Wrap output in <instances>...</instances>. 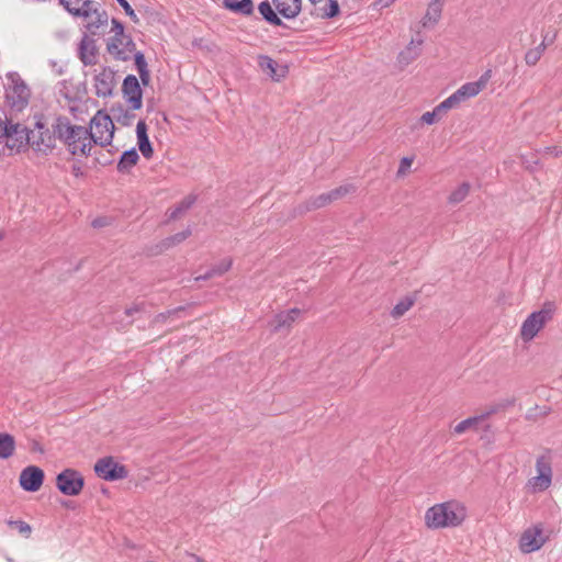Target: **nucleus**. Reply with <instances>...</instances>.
I'll list each match as a JSON object with an SVG mask.
<instances>
[{
	"label": "nucleus",
	"mask_w": 562,
	"mask_h": 562,
	"mask_svg": "<svg viewBox=\"0 0 562 562\" xmlns=\"http://www.w3.org/2000/svg\"><path fill=\"white\" fill-rule=\"evenodd\" d=\"M57 138L74 156H88L91 151V137L85 126L75 125L66 116H58L52 124Z\"/></svg>",
	"instance_id": "obj_1"
},
{
	"label": "nucleus",
	"mask_w": 562,
	"mask_h": 562,
	"mask_svg": "<svg viewBox=\"0 0 562 562\" xmlns=\"http://www.w3.org/2000/svg\"><path fill=\"white\" fill-rule=\"evenodd\" d=\"M467 515V507L462 503L449 501L428 508L425 524L430 529L458 527L465 520Z\"/></svg>",
	"instance_id": "obj_2"
},
{
	"label": "nucleus",
	"mask_w": 562,
	"mask_h": 562,
	"mask_svg": "<svg viewBox=\"0 0 562 562\" xmlns=\"http://www.w3.org/2000/svg\"><path fill=\"white\" fill-rule=\"evenodd\" d=\"M553 458L550 451H546L536 458L535 475L530 476L525 488L530 494H538L550 488L553 481Z\"/></svg>",
	"instance_id": "obj_3"
},
{
	"label": "nucleus",
	"mask_w": 562,
	"mask_h": 562,
	"mask_svg": "<svg viewBox=\"0 0 562 562\" xmlns=\"http://www.w3.org/2000/svg\"><path fill=\"white\" fill-rule=\"evenodd\" d=\"M555 304L546 302L539 311L532 312L521 324L520 337L525 342L531 341L553 318Z\"/></svg>",
	"instance_id": "obj_4"
},
{
	"label": "nucleus",
	"mask_w": 562,
	"mask_h": 562,
	"mask_svg": "<svg viewBox=\"0 0 562 562\" xmlns=\"http://www.w3.org/2000/svg\"><path fill=\"white\" fill-rule=\"evenodd\" d=\"M89 136L91 145H100L102 147L112 143L114 135V123L110 115L98 111L90 122Z\"/></svg>",
	"instance_id": "obj_5"
},
{
	"label": "nucleus",
	"mask_w": 562,
	"mask_h": 562,
	"mask_svg": "<svg viewBox=\"0 0 562 562\" xmlns=\"http://www.w3.org/2000/svg\"><path fill=\"white\" fill-rule=\"evenodd\" d=\"M2 136L11 154L24 151L30 146V130L21 123L5 122Z\"/></svg>",
	"instance_id": "obj_6"
},
{
	"label": "nucleus",
	"mask_w": 562,
	"mask_h": 562,
	"mask_svg": "<svg viewBox=\"0 0 562 562\" xmlns=\"http://www.w3.org/2000/svg\"><path fill=\"white\" fill-rule=\"evenodd\" d=\"M491 78L492 70L488 69L479 78V80L462 85L446 100L452 109L457 108L465 100L476 97L487 86Z\"/></svg>",
	"instance_id": "obj_7"
},
{
	"label": "nucleus",
	"mask_w": 562,
	"mask_h": 562,
	"mask_svg": "<svg viewBox=\"0 0 562 562\" xmlns=\"http://www.w3.org/2000/svg\"><path fill=\"white\" fill-rule=\"evenodd\" d=\"M30 147H32L35 151L47 154L52 151L56 146L57 136L54 133V128L52 131L45 126L44 123L37 121L35 123V127L30 130Z\"/></svg>",
	"instance_id": "obj_8"
},
{
	"label": "nucleus",
	"mask_w": 562,
	"mask_h": 562,
	"mask_svg": "<svg viewBox=\"0 0 562 562\" xmlns=\"http://www.w3.org/2000/svg\"><path fill=\"white\" fill-rule=\"evenodd\" d=\"M56 485L64 495L76 496L82 491L85 480L78 471L66 469L57 475Z\"/></svg>",
	"instance_id": "obj_9"
},
{
	"label": "nucleus",
	"mask_w": 562,
	"mask_h": 562,
	"mask_svg": "<svg viewBox=\"0 0 562 562\" xmlns=\"http://www.w3.org/2000/svg\"><path fill=\"white\" fill-rule=\"evenodd\" d=\"M97 475L106 481H116L126 477L125 467L116 463L113 458L106 457L97 461L94 464Z\"/></svg>",
	"instance_id": "obj_10"
},
{
	"label": "nucleus",
	"mask_w": 562,
	"mask_h": 562,
	"mask_svg": "<svg viewBox=\"0 0 562 562\" xmlns=\"http://www.w3.org/2000/svg\"><path fill=\"white\" fill-rule=\"evenodd\" d=\"M122 91L124 99L128 103L131 110L135 111L142 108L143 105V93L138 82V79L128 75L122 86Z\"/></svg>",
	"instance_id": "obj_11"
},
{
	"label": "nucleus",
	"mask_w": 562,
	"mask_h": 562,
	"mask_svg": "<svg viewBox=\"0 0 562 562\" xmlns=\"http://www.w3.org/2000/svg\"><path fill=\"white\" fill-rule=\"evenodd\" d=\"M44 482V471L36 465L24 468L19 477L20 486L26 492H36Z\"/></svg>",
	"instance_id": "obj_12"
},
{
	"label": "nucleus",
	"mask_w": 562,
	"mask_h": 562,
	"mask_svg": "<svg viewBox=\"0 0 562 562\" xmlns=\"http://www.w3.org/2000/svg\"><path fill=\"white\" fill-rule=\"evenodd\" d=\"M546 542L542 529L538 526L525 530L520 537L519 548L524 553L539 550Z\"/></svg>",
	"instance_id": "obj_13"
},
{
	"label": "nucleus",
	"mask_w": 562,
	"mask_h": 562,
	"mask_svg": "<svg viewBox=\"0 0 562 562\" xmlns=\"http://www.w3.org/2000/svg\"><path fill=\"white\" fill-rule=\"evenodd\" d=\"M115 86V74L110 68H102L94 76V88L98 97L106 98L112 94Z\"/></svg>",
	"instance_id": "obj_14"
},
{
	"label": "nucleus",
	"mask_w": 562,
	"mask_h": 562,
	"mask_svg": "<svg viewBox=\"0 0 562 562\" xmlns=\"http://www.w3.org/2000/svg\"><path fill=\"white\" fill-rule=\"evenodd\" d=\"M89 9L87 14H79L78 16L83 18L86 27L90 33L94 34L101 25L108 22V15L104 11H100L93 1L89 3Z\"/></svg>",
	"instance_id": "obj_15"
},
{
	"label": "nucleus",
	"mask_w": 562,
	"mask_h": 562,
	"mask_svg": "<svg viewBox=\"0 0 562 562\" xmlns=\"http://www.w3.org/2000/svg\"><path fill=\"white\" fill-rule=\"evenodd\" d=\"M311 3L313 4L312 15L318 19H333L340 12L337 0H315Z\"/></svg>",
	"instance_id": "obj_16"
},
{
	"label": "nucleus",
	"mask_w": 562,
	"mask_h": 562,
	"mask_svg": "<svg viewBox=\"0 0 562 562\" xmlns=\"http://www.w3.org/2000/svg\"><path fill=\"white\" fill-rule=\"evenodd\" d=\"M300 314L301 311L299 308L281 312L270 322V327L273 331H280L283 329L289 330Z\"/></svg>",
	"instance_id": "obj_17"
},
{
	"label": "nucleus",
	"mask_w": 562,
	"mask_h": 562,
	"mask_svg": "<svg viewBox=\"0 0 562 562\" xmlns=\"http://www.w3.org/2000/svg\"><path fill=\"white\" fill-rule=\"evenodd\" d=\"M279 14L285 19H293L299 15L302 9V0H272Z\"/></svg>",
	"instance_id": "obj_18"
},
{
	"label": "nucleus",
	"mask_w": 562,
	"mask_h": 562,
	"mask_svg": "<svg viewBox=\"0 0 562 562\" xmlns=\"http://www.w3.org/2000/svg\"><path fill=\"white\" fill-rule=\"evenodd\" d=\"M423 40H412L408 45L398 54V64L403 67L414 61L422 52Z\"/></svg>",
	"instance_id": "obj_19"
},
{
	"label": "nucleus",
	"mask_w": 562,
	"mask_h": 562,
	"mask_svg": "<svg viewBox=\"0 0 562 562\" xmlns=\"http://www.w3.org/2000/svg\"><path fill=\"white\" fill-rule=\"evenodd\" d=\"M443 2L445 0L430 1L427 11L422 20V24L424 27H432L439 22L443 8Z\"/></svg>",
	"instance_id": "obj_20"
},
{
	"label": "nucleus",
	"mask_w": 562,
	"mask_h": 562,
	"mask_svg": "<svg viewBox=\"0 0 562 562\" xmlns=\"http://www.w3.org/2000/svg\"><path fill=\"white\" fill-rule=\"evenodd\" d=\"M136 134L137 145L142 155L147 159L150 158L153 156V147L147 135V125L145 121H138L136 125Z\"/></svg>",
	"instance_id": "obj_21"
},
{
	"label": "nucleus",
	"mask_w": 562,
	"mask_h": 562,
	"mask_svg": "<svg viewBox=\"0 0 562 562\" xmlns=\"http://www.w3.org/2000/svg\"><path fill=\"white\" fill-rule=\"evenodd\" d=\"M451 109H452L451 105L445 99L442 102H440L438 105H436L432 111L425 112L420 116L419 123L426 124V125H432V124L437 123L438 121H440L443 117V115Z\"/></svg>",
	"instance_id": "obj_22"
},
{
	"label": "nucleus",
	"mask_w": 562,
	"mask_h": 562,
	"mask_svg": "<svg viewBox=\"0 0 562 562\" xmlns=\"http://www.w3.org/2000/svg\"><path fill=\"white\" fill-rule=\"evenodd\" d=\"M259 66L276 81H279L285 77V67H279L278 64L268 56H263L260 58Z\"/></svg>",
	"instance_id": "obj_23"
},
{
	"label": "nucleus",
	"mask_w": 562,
	"mask_h": 562,
	"mask_svg": "<svg viewBox=\"0 0 562 562\" xmlns=\"http://www.w3.org/2000/svg\"><path fill=\"white\" fill-rule=\"evenodd\" d=\"M91 0H59V3L74 16L87 14Z\"/></svg>",
	"instance_id": "obj_24"
},
{
	"label": "nucleus",
	"mask_w": 562,
	"mask_h": 562,
	"mask_svg": "<svg viewBox=\"0 0 562 562\" xmlns=\"http://www.w3.org/2000/svg\"><path fill=\"white\" fill-rule=\"evenodd\" d=\"M15 439L8 432H0V459H9L14 454Z\"/></svg>",
	"instance_id": "obj_25"
},
{
	"label": "nucleus",
	"mask_w": 562,
	"mask_h": 562,
	"mask_svg": "<svg viewBox=\"0 0 562 562\" xmlns=\"http://www.w3.org/2000/svg\"><path fill=\"white\" fill-rule=\"evenodd\" d=\"M233 265V260L231 258H225L221 260L217 265L211 268L206 273L199 276L195 278V281L207 280L213 277H220L227 272Z\"/></svg>",
	"instance_id": "obj_26"
},
{
	"label": "nucleus",
	"mask_w": 562,
	"mask_h": 562,
	"mask_svg": "<svg viewBox=\"0 0 562 562\" xmlns=\"http://www.w3.org/2000/svg\"><path fill=\"white\" fill-rule=\"evenodd\" d=\"M138 159L139 156L135 148L124 151L117 162V170L120 172L130 171L137 164Z\"/></svg>",
	"instance_id": "obj_27"
},
{
	"label": "nucleus",
	"mask_w": 562,
	"mask_h": 562,
	"mask_svg": "<svg viewBox=\"0 0 562 562\" xmlns=\"http://www.w3.org/2000/svg\"><path fill=\"white\" fill-rule=\"evenodd\" d=\"M10 89L12 93L16 95V100H14V103L20 105H24L27 103L30 90L21 79L12 80V87Z\"/></svg>",
	"instance_id": "obj_28"
},
{
	"label": "nucleus",
	"mask_w": 562,
	"mask_h": 562,
	"mask_svg": "<svg viewBox=\"0 0 562 562\" xmlns=\"http://www.w3.org/2000/svg\"><path fill=\"white\" fill-rule=\"evenodd\" d=\"M224 5L233 12L244 15L251 14L254 10L251 0H224Z\"/></svg>",
	"instance_id": "obj_29"
},
{
	"label": "nucleus",
	"mask_w": 562,
	"mask_h": 562,
	"mask_svg": "<svg viewBox=\"0 0 562 562\" xmlns=\"http://www.w3.org/2000/svg\"><path fill=\"white\" fill-rule=\"evenodd\" d=\"M258 11L260 15L271 25H281L282 22L276 12V8L273 9L269 1H262L258 5Z\"/></svg>",
	"instance_id": "obj_30"
},
{
	"label": "nucleus",
	"mask_w": 562,
	"mask_h": 562,
	"mask_svg": "<svg viewBox=\"0 0 562 562\" xmlns=\"http://www.w3.org/2000/svg\"><path fill=\"white\" fill-rule=\"evenodd\" d=\"M488 415H490V413L484 414V415H480V416L470 417V418H467V419L460 422L453 428L454 434L461 435V434H463V432H465V431H468L470 429L476 430L477 429V425L482 420H484Z\"/></svg>",
	"instance_id": "obj_31"
},
{
	"label": "nucleus",
	"mask_w": 562,
	"mask_h": 562,
	"mask_svg": "<svg viewBox=\"0 0 562 562\" xmlns=\"http://www.w3.org/2000/svg\"><path fill=\"white\" fill-rule=\"evenodd\" d=\"M80 59L85 65H94L97 61V55L94 47L87 41H82L79 49Z\"/></svg>",
	"instance_id": "obj_32"
},
{
	"label": "nucleus",
	"mask_w": 562,
	"mask_h": 562,
	"mask_svg": "<svg viewBox=\"0 0 562 562\" xmlns=\"http://www.w3.org/2000/svg\"><path fill=\"white\" fill-rule=\"evenodd\" d=\"M120 40H114V37L111 38V41L108 43V50L111 55H113L115 58L125 60L127 59V53L122 47L124 42V36H119Z\"/></svg>",
	"instance_id": "obj_33"
},
{
	"label": "nucleus",
	"mask_w": 562,
	"mask_h": 562,
	"mask_svg": "<svg viewBox=\"0 0 562 562\" xmlns=\"http://www.w3.org/2000/svg\"><path fill=\"white\" fill-rule=\"evenodd\" d=\"M196 198L193 194L186 196L178 205H176L171 211L169 217L171 220H177L182 213L188 211L195 202Z\"/></svg>",
	"instance_id": "obj_34"
},
{
	"label": "nucleus",
	"mask_w": 562,
	"mask_h": 562,
	"mask_svg": "<svg viewBox=\"0 0 562 562\" xmlns=\"http://www.w3.org/2000/svg\"><path fill=\"white\" fill-rule=\"evenodd\" d=\"M415 303V299L411 296H406L401 300L392 310L391 315L394 318H400L403 316Z\"/></svg>",
	"instance_id": "obj_35"
},
{
	"label": "nucleus",
	"mask_w": 562,
	"mask_h": 562,
	"mask_svg": "<svg viewBox=\"0 0 562 562\" xmlns=\"http://www.w3.org/2000/svg\"><path fill=\"white\" fill-rule=\"evenodd\" d=\"M470 183L463 182L458 188H456L451 194L449 195V202L453 204H458L462 202L470 192Z\"/></svg>",
	"instance_id": "obj_36"
},
{
	"label": "nucleus",
	"mask_w": 562,
	"mask_h": 562,
	"mask_svg": "<svg viewBox=\"0 0 562 562\" xmlns=\"http://www.w3.org/2000/svg\"><path fill=\"white\" fill-rule=\"evenodd\" d=\"M546 49V44L542 42L537 47L529 49L525 55V61L529 66H535L541 58Z\"/></svg>",
	"instance_id": "obj_37"
},
{
	"label": "nucleus",
	"mask_w": 562,
	"mask_h": 562,
	"mask_svg": "<svg viewBox=\"0 0 562 562\" xmlns=\"http://www.w3.org/2000/svg\"><path fill=\"white\" fill-rule=\"evenodd\" d=\"M331 203L330 195L327 193H322L317 196H314L308 200L307 202V209L308 210H315L324 207Z\"/></svg>",
	"instance_id": "obj_38"
},
{
	"label": "nucleus",
	"mask_w": 562,
	"mask_h": 562,
	"mask_svg": "<svg viewBox=\"0 0 562 562\" xmlns=\"http://www.w3.org/2000/svg\"><path fill=\"white\" fill-rule=\"evenodd\" d=\"M113 115L117 123L125 126L131 125L136 116L134 112L125 110L113 111Z\"/></svg>",
	"instance_id": "obj_39"
},
{
	"label": "nucleus",
	"mask_w": 562,
	"mask_h": 562,
	"mask_svg": "<svg viewBox=\"0 0 562 562\" xmlns=\"http://www.w3.org/2000/svg\"><path fill=\"white\" fill-rule=\"evenodd\" d=\"M355 190H356V188L352 184H344V186H340V187L329 191L328 194L330 195L331 202H334V201H337V200L344 198L345 195L349 194L350 192H353Z\"/></svg>",
	"instance_id": "obj_40"
},
{
	"label": "nucleus",
	"mask_w": 562,
	"mask_h": 562,
	"mask_svg": "<svg viewBox=\"0 0 562 562\" xmlns=\"http://www.w3.org/2000/svg\"><path fill=\"white\" fill-rule=\"evenodd\" d=\"M191 235V229L190 228H187L173 236H170L168 237L164 243L166 245V247H171V246H175L177 244H180L182 243L183 240H186L189 236Z\"/></svg>",
	"instance_id": "obj_41"
},
{
	"label": "nucleus",
	"mask_w": 562,
	"mask_h": 562,
	"mask_svg": "<svg viewBox=\"0 0 562 562\" xmlns=\"http://www.w3.org/2000/svg\"><path fill=\"white\" fill-rule=\"evenodd\" d=\"M413 157H403L400 161V167L397 170V177H404L413 165Z\"/></svg>",
	"instance_id": "obj_42"
},
{
	"label": "nucleus",
	"mask_w": 562,
	"mask_h": 562,
	"mask_svg": "<svg viewBox=\"0 0 562 562\" xmlns=\"http://www.w3.org/2000/svg\"><path fill=\"white\" fill-rule=\"evenodd\" d=\"M8 524L10 526L16 527L20 533H23L25 536H29L31 533L30 525L22 520H9Z\"/></svg>",
	"instance_id": "obj_43"
},
{
	"label": "nucleus",
	"mask_w": 562,
	"mask_h": 562,
	"mask_svg": "<svg viewBox=\"0 0 562 562\" xmlns=\"http://www.w3.org/2000/svg\"><path fill=\"white\" fill-rule=\"evenodd\" d=\"M184 310L182 307H179V308H176V310H172V311H168L166 313H161L159 315L156 316L155 318V323H164L167 321V318L171 317V316H176L180 313H182Z\"/></svg>",
	"instance_id": "obj_44"
},
{
	"label": "nucleus",
	"mask_w": 562,
	"mask_h": 562,
	"mask_svg": "<svg viewBox=\"0 0 562 562\" xmlns=\"http://www.w3.org/2000/svg\"><path fill=\"white\" fill-rule=\"evenodd\" d=\"M112 31L114 32V40H120L119 36H124V27L123 25L116 21L115 19L112 20Z\"/></svg>",
	"instance_id": "obj_45"
},
{
	"label": "nucleus",
	"mask_w": 562,
	"mask_h": 562,
	"mask_svg": "<svg viewBox=\"0 0 562 562\" xmlns=\"http://www.w3.org/2000/svg\"><path fill=\"white\" fill-rule=\"evenodd\" d=\"M135 65L138 71L147 70V63L145 60V57L142 53H137L135 55Z\"/></svg>",
	"instance_id": "obj_46"
},
{
	"label": "nucleus",
	"mask_w": 562,
	"mask_h": 562,
	"mask_svg": "<svg viewBox=\"0 0 562 562\" xmlns=\"http://www.w3.org/2000/svg\"><path fill=\"white\" fill-rule=\"evenodd\" d=\"M121 7L124 9L125 13L132 18L135 16L134 10L130 5V3L126 0H116Z\"/></svg>",
	"instance_id": "obj_47"
},
{
	"label": "nucleus",
	"mask_w": 562,
	"mask_h": 562,
	"mask_svg": "<svg viewBox=\"0 0 562 562\" xmlns=\"http://www.w3.org/2000/svg\"><path fill=\"white\" fill-rule=\"evenodd\" d=\"M139 74V78L142 80V82L144 85H148L149 80H150V75H149V71L148 69L147 70H142V71H138Z\"/></svg>",
	"instance_id": "obj_48"
},
{
	"label": "nucleus",
	"mask_w": 562,
	"mask_h": 562,
	"mask_svg": "<svg viewBox=\"0 0 562 562\" xmlns=\"http://www.w3.org/2000/svg\"><path fill=\"white\" fill-rule=\"evenodd\" d=\"M138 311H139L138 305H134V306H132L130 308H126L125 313H126L127 316H131V315H133L134 313H136Z\"/></svg>",
	"instance_id": "obj_49"
},
{
	"label": "nucleus",
	"mask_w": 562,
	"mask_h": 562,
	"mask_svg": "<svg viewBox=\"0 0 562 562\" xmlns=\"http://www.w3.org/2000/svg\"><path fill=\"white\" fill-rule=\"evenodd\" d=\"M394 0H380V3L382 7H386L389 5L390 3H392Z\"/></svg>",
	"instance_id": "obj_50"
},
{
	"label": "nucleus",
	"mask_w": 562,
	"mask_h": 562,
	"mask_svg": "<svg viewBox=\"0 0 562 562\" xmlns=\"http://www.w3.org/2000/svg\"><path fill=\"white\" fill-rule=\"evenodd\" d=\"M101 225H102V222H100V221H98V220H97V221H93V226H95V227H97V226H101Z\"/></svg>",
	"instance_id": "obj_51"
},
{
	"label": "nucleus",
	"mask_w": 562,
	"mask_h": 562,
	"mask_svg": "<svg viewBox=\"0 0 562 562\" xmlns=\"http://www.w3.org/2000/svg\"><path fill=\"white\" fill-rule=\"evenodd\" d=\"M8 97H11L13 100H15L14 99V94L12 93V91L10 93H8Z\"/></svg>",
	"instance_id": "obj_52"
},
{
	"label": "nucleus",
	"mask_w": 562,
	"mask_h": 562,
	"mask_svg": "<svg viewBox=\"0 0 562 562\" xmlns=\"http://www.w3.org/2000/svg\"><path fill=\"white\" fill-rule=\"evenodd\" d=\"M3 238V234L0 232V240H2Z\"/></svg>",
	"instance_id": "obj_53"
},
{
	"label": "nucleus",
	"mask_w": 562,
	"mask_h": 562,
	"mask_svg": "<svg viewBox=\"0 0 562 562\" xmlns=\"http://www.w3.org/2000/svg\"><path fill=\"white\" fill-rule=\"evenodd\" d=\"M310 2H315V0H308Z\"/></svg>",
	"instance_id": "obj_54"
},
{
	"label": "nucleus",
	"mask_w": 562,
	"mask_h": 562,
	"mask_svg": "<svg viewBox=\"0 0 562 562\" xmlns=\"http://www.w3.org/2000/svg\"><path fill=\"white\" fill-rule=\"evenodd\" d=\"M397 562H404V561H397Z\"/></svg>",
	"instance_id": "obj_55"
}]
</instances>
